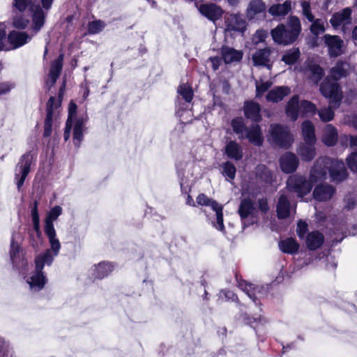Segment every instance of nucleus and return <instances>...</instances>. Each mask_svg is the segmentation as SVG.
<instances>
[{
  "mask_svg": "<svg viewBox=\"0 0 357 357\" xmlns=\"http://www.w3.org/2000/svg\"><path fill=\"white\" fill-rule=\"evenodd\" d=\"M327 172L333 181H341L347 177L344 162L334 158H319L310 172V181L303 176L294 175L289 178L287 187L294 190L298 197L309 193L312 188V183L323 181L327 177Z\"/></svg>",
  "mask_w": 357,
  "mask_h": 357,
  "instance_id": "nucleus-1",
  "label": "nucleus"
},
{
  "mask_svg": "<svg viewBox=\"0 0 357 357\" xmlns=\"http://www.w3.org/2000/svg\"><path fill=\"white\" fill-rule=\"evenodd\" d=\"M302 28L299 18L297 16H290L287 24H278L271 30L273 40L279 44L287 45L293 44L301 34Z\"/></svg>",
  "mask_w": 357,
  "mask_h": 357,
  "instance_id": "nucleus-2",
  "label": "nucleus"
},
{
  "mask_svg": "<svg viewBox=\"0 0 357 357\" xmlns=\"http://www.w3.org/2000/svg\"><path fill=\"white\" fill-rule=\"evenodd\" d=\"M56 256L58 255H54L52 249L49 248L36 258V270L26 277V282L29 284L31 290L38 291L45 287L47 280L43 269L45 264L50 266Z\"/></svg>",
  "mask_w": 357,
  "mask_h": 357,
  "instance_id": "nucleus-3",
  "label": "nucleus"
},
{
  "mask_svg": "<svg viewBox=\"0 0 357 357\" xmlns=\"http://www.w3.org/2000/svg\"><path fill=\"white\" fill-rule=\"evenodd\" d=\"M268 139L272 145L283 149H289L294 141L289 128L280 123L271 126Z\"/></svg>",
  "mask_w": 357,
  "mask_h": 357,
  "instance_id": "nucleus-4",
  "label": "nucleus"
},
{
  "mask_svg": "<svg viewBox=\"0 0 357 357\" xmlns=\"http://www.w3.org/2000/svg\"><path fill=\"white\" fill-rule=\"evenodd\" d=\"M61 213L62 208L59 206H56L49 211L45 221V234L48 238L50 246V249H52L54 255H59L61 245L56 236V232L53 222L56 220Z\"/></svg>",
  "mask_w": 357,
  "mask_h": 357,
  "instance_id": "nucleus-5",
  "label": "nucleus"
},
{
  "mask_svg": "<svg viewBox=\"0 0 357 357\" xmlns=\"http://www.w3.org/2000/svg\"><path fill=\"white\" fill-rule=\"evenodd\" d=\"M321 94L328 99L331 106L338 108L343 98V93L340 84L334 80L325 77L320 84Z\"/></svg>",
  "mask_w": 357,
  "mask_h": 357,
  "instance_id": "nucleus-6",
  "label": "nucleus"
},
{
  "mask_svg": "<svg viewBox=\"0 0 357 357\" xmlns=\"http://www.w3.org/2000/svg\"><path fill=\"white\" fill-rule=\"evenodd\" d=\"M65 88L66 84L63 82V85L59 89L57 102H55L56 98L54 96H50L47 102L45 109L46 115L44 120V131L43 134V136L45 138L49 137L52 135L54 109L61 106Z\"/></svg>",
  "mask_w": 357,
  "mask_h": 357,
  "instance_id": "nucleus-7",
  "label": "nucleus"
},
{
  "mask_svg": "<svg viewBox=\"0 0 357 357\" xmlns=\"http://www.w3.org/2000/svg\"><path fill=\"white\" fill-rule=\"evenodd\" d=\"M34 165L32 158H23L17 163L15 168V180L18 191H20L22 186L28 175L31 167Z\"/></svg>",
  "mask_w": 357,
  "mask_h": 357,
  "instance_id": "nucleus-8",
  "label": "nucleus"
},
{
  "mask_svg": "<svg viewBox=\"0 0 357 357\" xmlns=\"http://www.w3.org/2000/svg\"><path fill=\"white\" fill-rule=\"evenodd\" d=\"M243 111L244 116L252 123H259L262 121L261 107L255 100H245L243 102Z\"/></svg>",
  "mask_w": 357,
  "mask_h": 357,
  "instance_id": "nucleus-9",
  "label": "nucleus"
},
{
  "mask_svg": "<svg viewBox=\"0 0 357 357\" xmlns=\"http://www.w3.org/2000/svg\"><path fill=\"white\" fill-rule=\"evenodd\" d=\"M324 42L331 57H337L342 54L344 42L339 36L326 34Z\"/></svg>",
  "mask_w": 357,
  "mask_h": 357,
  "instance_id": "nucleus-10",
  "label": "nucleus"
},
{
  "mask_svg": "<svg viewBox=\"0 0 357 357\" xmlns=\"http://www.w3.org/2000/svg\"><path fill=\"white\" fill-rule=\"evenodd\" d=\"M199 10L203 16L213 22L220 19L223 14L222 9L214 3H202Z\"/></svg>",
  "mask_w": 357,
  "mask_h": 357,
  "instance_id": "nucleus-11",
  "label": "nucleus"
},
{
  "mask_svg": "<svg viewBox=\"0 0 357 357\" xmlns=\"http://www.w3.org/2000/svg\"><path fill=\"white\" fill-rule=\"evenodd\" d=\"M271 50L270 47H265L257 50L252 55V61L255 66H265L268 69L272 67L271 62Z\"/></svg>",
  "mask_w": 357,
  "mask_h": 357,
  "instance_id": "nucleus-12",
  "label": "nucleus"
},
{
  "mask_svg": "<svg viewBox=\"0 0 357 357\" xmlns=\"http://www.w3.org/2000/svg\"><path fill=\"white\" fill-rule=\"evenodd\" d=\"M349 63L342 60H338L335 66L329 70V74L326 77L337 82L348 75Z\"/></svg>",
  "mask_w": 357,
  "mask_h": 357,
  "instance_id": "nucleus-13",
  "label": "nucleus"
},
{
  "mask_svg": "<svg viewBox=\"0 0 357 357\" xmlns=\"http://www.w3.org/2000/svg\"><path fill=\"white\" fill-rule=\"evenodd\" d=\"M222 59L227 64L233 62H238L242 60L243 53L241 50H237L227 45H222L220 49Z\"/></svg>",
  "mask_w": 357,
  "mask_h": 357,
  "instance_id": "nucleus-14",
  "label": "nucleus"
},
{
  "mask_svg": "<svg viewBox=\"0 0 357 357\" xmlns=\"http://www.w3.org/2000/svg\"><path fill=\"white\" fill-rule=\"evenodd\" d=\"M290 93L291 89L287 86H275L268 91L266 99L268 102L277 103L282 100L284 98L289 95Z\"/></svg>",
  "mask_w": 357,
  "mask_h": 357,
  "instance_id": "nucleus-15",
  "label": "nucleus"
},
{
  "mask_svg": "<svg viewBox=\"0 0 357 357\" xmlns=\"http://www.w3.org/2000/svg\"><path fill=\"white\" fill-rule=\"evenodd\" d=\"M10 257L13 264L17 268L24 266L27 264L23 257L22 251L20 250L19 245L14 241L13 237L10 243Z\"/></svg>",
  "mask_w": 357,
  "mask_h": 357,
  "instance_id": "nucleus-16",
  "label": "nucleus"
},
{
  "mask_svg": "<svg viewBox=\"0 0 357 357\" xmlns=\"http://www.w3.org/2000/svg\"><path fill=\"white\" fill-rule=\"evenodd\" d=\"M245 137L255 146H261L264 142V137L261 126L259 123H253L249 129L246 130Z\"/></svg>",
  "mask_w": 357,
  "mask_h": 357,
  "instance_id": "nucleus-17",
  "label": "nucleus"
},
{
  "mask_svg": "<svg viewBox=\"0 0 357 357\" xmlns=\"http://www.w3.org/2000/svg\"><path fill=\"white\" fill-rule=\"evenodd\" d=\"M77 106L76 103H75L73 101H71L68 106V119L66 122L63 132V138L66 142L69 139L74 121H75L76 119L78 118L77 117Z\"/></svg>",
  "mask_w": 357,
  "mask_h": 357,
  "instance_id": "nucleus-18",
  "label": "nucleus"
},
{
  "mask_svg": "<svg viewBox=\"0 0 357 357\" xmlns=\"http://www.w3.org/2000/svg\"><path fill=\"white\" fill-rule=\"evenodd\" d=\"M351 13L352 10L350 7L344 8L341 11L335 13L330 20L331 26L333 28H337L344 22H350Z\"/></svg>",
  "mask_w": 357,
  "mask_h": 357,
  "instance_id": "nucleus-19",
  "label": "nucleus"
},
{
  "mask_svg": "<svg viewBox=\"0 0 357 357\" xmlns=\"http://www.w3.org/2000/svg\"><path fill=\"white\" fill-rule=\"evenodd\" d=\"M285 113L291 121H295L298 119L300 113V101L298 95H294L287 102L285 107Z\"/></svg>",
  "mask_w": 357,
  "mask_h": 357,
  "instance_id": "nucleus-20",
  "label": "nucleus"
},
{
  "mask_svg": "<svg viewBox=\"0 0 357 357\" xmlns=\"http://www.w3.org/2000/svg\"><path fill=\"white\" fill-rule=\"evenodd\" d=\"M29 39L30 37L26 32L12 31L8 36V40L13 49L19 48L26 44Z\"/></svg>",
  "mask_w": 357,
  "mask_h": 357,
  "instance_id": "nucleus-21",
  "label": "nucleus"
},
{
  "mask_svg": "<svg viewBox=\"0 0 357 357\" xmlns=\"http://www.w3.org/2000/svg\"><path fill=\"white\" fill-rule=\"evenodd\" d=\"M338 139V133L336 128L332 124H328L321 137L322 142L327 146L331 147L336 144Z\"/></svg>",
  "mask_w": 357,
  "mask_h": 357,
  "instance_id": "nucleus-22",
  "label": "nucleus"
},
{
  "mask_svg": "<svg viewBox=\"0 0 357 357\" xmlns=\"http://www.w3.org/2000/svg\"><path fill=\"white\" fill-rule=\"evenodd\" d=\"M335 193V189L329 185H318L315 188L313 195L314 198L319 202L330 199Z\"/></svg>",
  "mask_w": 357,
  "mask_h": 357,
  "instance_id": "nucleus-23",
  "label": "nucleus"
},
{
  "mask_svg": "<svg viewBox=\"0 0 357 357\" xmlns=\"http://www.w3.org/2000/svg\"><path fill=\"white\" fill-rule=\"evenodd\" d=\"M291 211L295 212V210L291 208L287 197L284 195H280L277 204L278 217L280 219L286 218L290 215Z\"/></svg>",
  "mask_w": 357,
  "mask_h": 357,
  "instance_id": "nucleus-24",
  "label": "nucleus"
},
{
  "mask_svg": "<svg viewBox=\"0 0 357 357\" xmlns=\"http://www.w3.org/2000/svg\"><path fill=\"white\" fill-rule=\"evenodd\" d=\"M324 242V235L317 231L309 233L305 239L307 248L310 250H315L320 248Z\"/></svg>",
  "mask_w": 357,
  "mask_h": 357,
  "instance_id": "nucleus-25",
  "label": "nucleus"
},
{
  "mask_svg": "<svg viewBox=\"0 0 357 357\" xmlns=\"http://www.w3.org/2000/svg\"><path fill=\"white\" fill-rule=\"evenodd\" d=\"M86 119L84 116H78L74 122L73 128V142L75 146H79L81 142L83 140V130L84 123Z\"/></svg>",
  "mask_w": 357,
  "mask_h": 357,
  "instance_id": "nucleus-26",
  "label": "nucleus"
},
{
  "mask_svg": "<svg viewBox=\"0 0 357 357\" xmlns=\"http://www.w3.org/2000/svg\"><path fill=\"white\" fill-rule=\"evenodd\" d=\"M301 134L304 141L316 142L315 128L310 120H305L302 122Z\"/></svg>",
  "mask_w": 357,
  "mask_h": 357,
  "instance_id": "nucleus-27",
  "label": "nucleus"
},
{
  "mask_svg": "<svg viewBox=\"0 0 357 357\" xmlns=\"http://www.w3.org/2000/svg\"><path fill=\"white\" fill-rule=\"evenodd\" d=\"M301 57V51L298 47H292L287 50L281 58V61L285 64L291 66L295 64Z\"/></svg>",
  "mask_w": 357,
  "mask_h": 357,
  "instance_id": "nucleus-28",
  "label": "nucleus"
},
{
  "mask_svg": "<svg viewBox=\"0 0 357 357\" xmlns=\"http://www.w3.org/2000/svg\"><path fill=\"white\" fill-rule=\"evenodd\" d=\"M291 1H286L283 3L272 5L268 9V13L273 16H284L291 10Z\"/></svg>",
  "mask_w": 357,
  "mask_h": 357,
  "instance_id": "nucleus-29",
  "label": "nucleus"
},
{
  "mask_svg": "<svg viewBox=\"0 0 357 357\" xmlns=\"http://www.w3.org/2000/svg\"><path fill=\"white\" fill-rule=\"evenodd\" d=\"M279 248L284 253L294 254L298 251L299 245L294 238H287L279 243Z\"/></svg>",
  "mask_w": 357,
  "mask_h": 357,
  "instance_id": "nucleus-30",
  "label": "nucleus"
},
{
  "mask_svg": "<svg viewBox=\"0 0 357 357\" xmlns=\"http://www.w3.org/2000/svg\"><path fill=\"white\" fill-rule=\"evenodd\" d=\"M316 142H310L308 141H304V142L300 143L297 148V153L298 156H315Z\"/></svg>",
  "mask_w": 357,
  "mask_h": 357,
  "instance_id": "nucleus-31",
  "label": "nucleus"
},
{
  "mask_svg": "<svg viewBox=\"0 0 357 357\" xmlns=\"http://www.w3.org/2000/svg\"><path fill=\"white\" fill-rule=\"evenodd\" d=\"M298 165L297 158H280V167L285 173L294 172Z\"/></svg>",
  "mask_w": 357,
  "mask_h": 357,
  "instance_id": "nucleus-32",
  "label": "nucleus"
},
{
  "mask_svg": "<svg viewBox=\"0 0 357 357\" xmlns=\"http://www.w3.org/2000/svg\"><path fill=\"white\" fill-rule=\"evenodd\" d=\"M238 287L248 296L250 298L255 302L257 299V294L260 292L258 287L245 281L240 282Z\"/></svg>",
  "mask_w": 357,
  "mask_h": 357,
  "instance_id": "nucleus-33",
  "label": "nucleus"
},
{
  "mask_svg": "<svg viewBox=\"0 0 357 357\" xmlns=\"http://www.w3.org/2000/svg\"><path fill=\"white\" fill-rule=\"evenodd\" d=\"M114 269V266L109 262H102L95 266L94 274L96 278L101 279L108 275Z\"/></svg>",
  "mask_w": 357,
  "mask_h": 357,
  "instance_id": "nucleus-34",
  "label": "nucleus"
},
{
  "mask_svg": "<svg viewBox=\"0 0 357 357\" xmlns=\"http://www.w3.org/2000/svg\"><path fill=\"white\" fill-rule=\"evenodd\" d=\"M255 210L252 202L249 199H243L239 206L238 213L242 219L251 215Z\"/></svg>",
  "mask_w": 357,
  "mask_h": 357,
  "instance_id": "nucleus-35",
  "label": "nucleus"
},
{
  "mask_svg": "<svg viewBox=\"0 0 357 357\" xmlns=\"http://www.w3.org/2000/svg\"><path fill=\"white\" fill-rule=\"evenodd\" d=\"M266 4L262 0H252L249 3L248 11L249 14L255 15L264 12Z\"/></svg>",
  "mask_w": 357,
  "mask_h": 357,
  "instance_id": "nucleus-36",
  "label": "nucleus"
},
{
  "mask_svg": "<svg viewBox=\"0 0 357 357\" xmlns=\"http://www.w3.org/2000/svg\"><path fill=\"white\" fill-rule=\"evenodd\" d=\"M226 156H242L240 145L235 141H229L225 146Z\"/></svg>",
  "mask_w": 357,
  "mask_h": 357,
  "instance_id": "nucleus-37",
  "label": "nucleus"
},
{
  "mask_svg": "<svg viewBox=\"0 0 357 357\" xmlns=\"http://www.w3.org/2000/svg\"><path fill=\"white\" fill-rule=\"evenodd\" d=\"M105 26V22L100 20L89 22L87 25L88 33L91 35L97 34L101 32Z\"/></svg>",
  "mask_w": 357,
  "mask_h": 357,
  "instance_id": "nucleus-38",
  "label": "nucleus"
},
{
  "mask_svg": "<svg viewBox=\"0 0 357 357\" xmlns=\"http://www.w3.org/2000/svg\"><path fill=\"white\" fill-rule=\"evenodd\" d=\"M64 54L63 53L59 54L58 57L52 62L49 73H53L60 75L63 68Z\"/></svg>",
  "mask_w": 357,
  "mask_h": 357,
  "instance_id": "nucleus-39",
  "label": "nucleus"
},
{
  "mask_svg": "<svg viewBox=\"0 0 357 357\" xmlns=\"http://www.w3.org/2000/svg\"><path fill=\"white\" fill-rule=\"evenodd\" d=\"M213 211L216 213V223H214V226L218 230L223 231L225 227L223 224L222 206L219 204H213Z\"/></svg>",
  "mask_w": 357,
  "mask_h": 357,
  "instance_id": "nucleus-40",
  "label": "nucleus"
},
{
  "mask_svg": "<svg viewBox=\"0 0 357 357\" xmlns=\"http://www.w3.org/2000/svg\"><path fill=\"white\" fill-rule=\"evenodd\" d=\"M329 105L328 107L322 108L318 111L320 119L323 122H328L333 119L335 116L334 109H336Z\"/></svg>",
  "mask_w": 357,
  "mask_h": 357,
  "instance_id": "nucleus-41",
  "label": "nucleus"
},
{
  "mask_svg": "<svg viewBox=\"0 0 357 357\" xmlns=\"http://www.w3.org/2000/svg\"><path fill=\"white\" fill-rule=\"evenodd\" d=\"M178 93L182 96L185 102H192L194 97V92L191 86H187L185 84H181L178 88Z\"/></svg>",
  "mask_w": 357,
  "mask_h": 357,
  "instance_id": "nucleus-42",
  "label": "nucleus"
},
{
  "mask_svg": "<svg viewBox=\"0 0 357 357\" xmlns=\"http://www.w3.org/2000/svg\"><path fill=\"white\" fill-rule=\"evenodd\" d=\"M317 111L316 105L311 101L303 100L300 102V112L302 114H314Z\"/></svg>",
  "mask_w": 357,
  "mask_h": 357,
  "instance_id": "nucleus-43",
  "label": "nucleus"
},
{
  "mask_svg": "<svg viewBox=\"0 0 357 357\" xmlns=\"http://www.w3.org/2000/svg\"><path fill=\"white\" fill-rule=\"evenodd\" d=\"M33 29L39 31L45 24V14L42 9L36 10L33 15Z\"/></svg>",
  "mask_w": 357,
  "mask_h": 357,
  "instance_id": "nucleus-44",
  "label": "nucleus"
},
{
  "mask_svg": "<svg viewBox=\"0 0 357 357\" xmlns=\"http://www.w3.org/2000/svg\"><path fill=\"white\" fill-rule=\"evenodd\" d=\"M273 82L271 81H266L259 83L258 81H256V94L255 97L257 98H260L272 86Z\"/></svg>",
  "mask_w": 357,
  "mask_h": 357,
  "instance_id": "nucleus-45",
  "label": "nucleus"
},
{
  "mask_svg": "<svg viewBox=\"0 0 357 357\" xmlns=\"http://www.w3.org/2000/svg\"><path fill=\"white\" fill-rule=\"evenodd\" d=\"M310 70L311 72L312 78L317 83L324 76V70L319 64L314 63L310 66Z\"/></svg>",
  "mask_w": 357,
  "mask_h": 357,
  "instance_id": "nucleus-46",
  "label": "nucleus"
},
{
  "mask_svg": "<svg viewBox=\"0 0 357 357\" xmlns=\"http://www.w3.org/2000/svg\"><path fill=\"white\" fill-rule=\"evenodd\" d=\"M231 126L233 131L237 134H243V132L247 130L245 125L241 117H236L231 120Z\"/></svg>",
  "mask_w": 357,
  "mask_h": 357,
  "instance_id": "nucleus-47",
  "label": "nucleus"
},
{
  "mask_svg": "<svg viewBox=\"0 0 357 357\" xmlns=\"http://www.w3.org/2000/svg\"><path fill=\"white\" fill-rule=\"evenodd\" d=\"M303 14L310 22L314 20V16L311 11V6L309 1H303L301 3Z\"/></svg>",
  "mask_w": 357,
  "mask_h": 357,
  "instance_id": "nucleus-48",
  "label": "nucleus"
},
{
  "mask_svg": "<svg viewBox=\"0 0 357 357\" xmlns=\"http://www.w3.org/2000/svg\"><path fill=\"white\" fill-rule=\"evenodd\" d=\"M222 173L229 179H234L236 175V167L234 164L227 162L224 164Z\"/></svg>",
  "mask_w": 357,
  "mask_h": 357,
  "instance_id": "nucleus-49",
  "label": "nucleus"
},
{
  "mask_svg": "<svg viewBox=\"0 0 357 357\" xmlns=\"http://www.w3.org/2000/svg\"><path fill=\"white\" fill-rule=\"evenodd\" d=\"M196 202L198 205L211 206L213 210V204H218L215 200L209 199L204 194H199L197 197Z\"/></svg>",
  "mask_w": 357,
  "mask_h": 357,
  "instance_id": "nucleus-50",
  "label": "nucleus"
},
{
  "mask_svg": "<svg viewBox=\"0 0 357 357\" xmlns=\"http://www.w3.org/2000/svg\"><path fill=\"white\" fill-rule=\"evenodd\" d=\"M29 21L22 17H17L13 21V26L17 29H24L27 27Z\"/></svg>",
  "mask_w": 357,
  "mask_h": 357,
  "instance_id": "nucleus-51",
  "label": "nucleus"
},
{
  "mask_svg": "<svg viewBox=\"0 0 357 357\" xmlns=\"http://www.w3.org/2000/svg\"><path fill=\"white\" fill-rule=\"evenodd\" d=\"M307 230V225L305 222L300 220L297 224L296 232L300 238H303Z\"/></svg>",
  "mask_w": 357,
  "mask_h": 357,
  "instance_id": "nucleus-52",
  "label": "nucleus"
},
{
  "mask_svg": "<svg viewBox=\"0 0 357 357\" xmlns=\"http://www.w3.org/2000/svg\"><path fill=\"white\" fill-rule=\"evenodd\" d=\"M349 146L355 151L351 153L348 156H357V136L349 135Z\"/></svg>",
  "mask_w": 357,
  "mask_h": 357,
  "instance_id": "nucleus-53",
  "label": "nucleus"
},
{
  "mask_svg": "<svg viewBox=\"0 0 357 357\" xmlns=\"http://www.w3.org/2000/svg\"><path fill=\"white\" fill-rule=\"evenodd\" d=\"M31 0H15V6L20 11H24L26 9Z\"/></svg>",
  "mask_w": 357,
  "mask_h": 357,
  "instance_id": "nucleus-54",
  "label": "nucleus"
},
{
  "mask_svg": "<svg viewBox=\"0 0 357 357\" xmlns=\"http://www.w3.org/2000/svg\"><path fill=\"white\" fill-rule=\"evenodd\" d=\"M312 22L313 24L310 27V30L313 33L317 34L319 31H324L325 29L324 25L319 23L317 20H314Z\"/></svg>",
  "mask_w": 357,
  "mask_h": 357,
  "instance_id": "nucleus-55",
  "label": "nucleus"
},
{
  "mask_svg": "<svg viewBox=\"0 0 357 357\" xmlns=\"http://www.w3.org/2000/svg\"><path fill=\"white\" fill-rule=\"evenodd\" d=\"M349 167L352 172H357V158H347Z\"/></svg>",
  "mask_w": 357,
  "mask_h": 357,
  "instance_id": "nucleus-56",
  "label": "nucleus"
},
{
  "mask_svg": "<svg viewBox=\"0 0 357 357\" xmlns=\"http://www.w3.org/2000/svg\"><path fill=\"white\" fill-rule=\"evenodd\" d=\"M12 89V85L8 82L0 83V96L8 93Z\"/></svg>",
  "mask_w": 357,
  "mask_h": 357,
  "instance_id": "nucleus-57",
  "label": "nucleus"
},
{
  "mask_svg": "<svg viewBox=\"0 0 357 357\" xmlns=\"http://www.w3.org/2000/svg\"><path fill=\"white\" fill-rule=\"evenodd\" d=\"M267 36V33L264 30H257L255 33V38L257 42H264Z\"/></svg>",
  "mask_w": 357,
  "mask_h": 357,
  "instance_id": "nucleus-58",
  "label": "nucleus"
},
{
  "mask_svg": "<svg viewBox=\"0 0 357 357\" xmlns=\"http://www.w3.org/2000/svg\"><path fill=\"white\" fill-rule=\"evenodd\" d=\"M210 61L213 70H217L220 66V59L218 56H213L210 58Z\"/></svg>",
  "mask_w": 357,
  "mask_h": 357,
  "instance_id": "nucleus-59",
  "label": "nucleus"
},
{
  "mask_svg": "<svg viewBox=\"0 0 357 357\" xmlns=\"http://www.w3.org/2000/svg\"><path fill=\"white\" fill-rule=\"evenodd\" d=\"M259 208L263 212H266L268 210V206L266 200L261 199L259 201Z\"/></svg>",
  "mask_w": 357,
  "mask_h": 357,
  "instance_id": "nucleus-60",
  "label": "nucleus"
},
{
  "mask_svg": "<svg viewBox=\"0 0 357 357\" xmlns=\"http://www.w3.org/2000/svg\"><path fill=\"white\" fill-rule=\"evenodd\" d=\"M349 137L346 135L341 136L340 139V144L344 147H347L348 146Z\"/></svg>",
  "mask_w": 357,
  "mask_h": 357,
  "instance_id": "nucleus-61",
  "label": "nucleus"
},
{
  "mask_svg": "<svg viewBox=\"0 0 357 357\" xmlns=\"http://www.w3.org/2000/svg\"><path fill=\"white\" fill-rule=\"evenodd\" d=\"M52 2H53V0H41L42 6L46 10H48L49 8H50V7L52 4Z\"/></svg>",
  "mask_w": 357,
  "mask_h": 357,
  "instance_id": "nucleus-62",
  "label": "nucleus"
},
{
  "mask_svg": "<svg viewBox=\"0 0 357 357\" xmlns=\"http://www.w3.org/2000/svg\"><path fill=\"white\" fill-rule=\"evenodd\" d=\"M60 75L53 74V73H49V77L50 79V85L53 86L57 81L58 78Z\"/></svg>",
  "mask_w": 357,
  "mask_h": 357,
  "instance_id": "nucleus-63",
  "label": "nucleus"
},
{
  "mask_svg": "<svg viewBox=\"0 0 357 357\" xmlns=\"http://www.w3.org/2000/svg\"><path fill=\"white\" fill-rule=\"evenodd\" d=\"M6 38V32L3 30H0V52L3 50V40Z\"/></svg>",
  "mask_w": 357,
  "mask_h": 357,
  "instance_id": "nucleus-64",
  "label": "nucleus"
}]
</instances>
